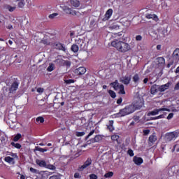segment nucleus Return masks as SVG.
Returning a JSON list of instances; mask_svg holds the SVG:
<instances>
[{"mask_svg": "<svg viewBox=\"0 0 179 179\" xmlns=\"http://www.w3.org/2000/svg\"><path fill=\"white\" fill-rule=\"evenodd\" d=\"M55 62H57V64H59L62 66H67V68H69V66H71V62L69 60L57 59L55 61Z\"/></svg>", "mask_w": 179, "mask_h": 179, "instance_id": "7", "label": "nucleus"}, {"mask_svg": "<svg viewBox=\"0 0 179 179\" xmlns=\"http://www.w3.org/2000/svg\"><path fill=\"white\" fill-rule=\"evenodd\" d=\"M145 19H152L155 22H159V17L156 14H145Z\"/></svg>", "mask_w": 179, "mask_h": 179, "instance_id": "13", "label": "nucleus"}, {"mask_svg": "<svg viewBox=\"0 0 179 179\" xmlns=\"http://www.w3.org/2000/svg\"><path fill=\"white\" fill-rule=\"evenodd\" d=\"M173 64H176V62H174V60L172 59V61H171V62L166 65V68H170V66H171V65H173Z\"/></svg>", "mask_w": 179, "mask_h": 179, "instance_id": "50", "label": "nucleus"}, {"mask_svg": "<svg viewBox=\"0 0 179 179\" xmlns=\"http://www.w3.org/2000/svg\"><path fill=\"white\" fill-rule=\"evenodd\" d=\"M173 117H174V113H171L169 114V115L167 116V120H171V118H173Z\"/></svg>", "mask_w": 179, "mask_h": 179, "instance_id": "54", "label": "nucleus"}, {"mask_svg": "<svg viewBox=\"0 0 179 179\" xmlns=\"http://www.w3.org/2000/svg\"><path fill=\"white\" fill-rule=\"evenodd\" d=\"M157 50H162V45H157Z\"/></svg>", "mask_w": 179, "mask_h": 179, "instance_id": "64", "label": "nucleus"}, {"mask_svg": "<svg viewBox=\"0 0 179 179\" xmlns=\"http://www.w3.org/2000/svg\"><path fill=\"white\" fill-rule=\"evenodd\" d=\"M85 134H86V133L85 131H77L76 133V135L78 137L84 136V135H85Z\"/></svg>", "mask_w": 179, "mask_h": 179, "instance_id": "37", "label": "nucleus"}, {"mask_svg": "<svg viewBox=\"0 0 179 179\" xmlns=\"http://www.w3.org/2000/svg\"><path fill=\"white\" fill-rule=\"evenodd\" d=\"M179 136V131L176 130L172 132L166 133L165 134V140L166 142H171V141H174L177 139Z\"/></svg>", "mask_w": 179, "mask_h": 179, "instance_id": "4", "label": "nucleus"}, {"mask_svg": "<svg viewBox=\"0 0 179 179\" xmlns=\"http://www.w3.org/2000/svg\"><path fill=\"white\" fill-rule=\"evenodd\" d=\"M10 155H11L12 157H14V159H19V157L17 156V154H16V153L12 152L11 154H10Z\"/></svg>", "mask_w": 179, "mask_h": 179, "instance_id": "53", "label": "nucleus"}, {"mask_svg": "<svg viewBox=\"0 0 179 179\" xmlns=\"http://www.w3.org/2000/svg\"><path fill=\"white\" fill-rule=\"evenodd\" d=\"M74 73L75 75H78V76L80 75H85V73H86V68L80 66L78 69H76L74 70Z\"/></svg>", "mask_w": 179, "mask_h": 179, "instance_id": "10", "label": "nucleus"}, {"mask_svg": "<svg viewBox=\"0 0 179 179\" xmlns=\"http://www.w3.org/2000/svg\"><path fill=\"white\" fill-rule=\"evenodd\" d=\"M52 48H55V50H58L59 51H63L64 52H66V48L64 43L61 42H54L51 44Z\"/></svg>", "mask_w": 179, "mask_h": 179, "instance_id": "5", "label": "nucleus"}, {"mask_svg": "<svg viewBox=\"0 0 179 179\" xmlns=\"http://www.w3.org/2000/svg\"><path fill=\"white\" fill-rule=\"evenodd\" d=\"M150 115H157L159 114V110L157 109H155L154 110L150 112Z\"/></svg>", "mask_w": 179, "mask_h": 179, "instance_id": "43", "label": "nucleus"}, {"mask_svg": "<svg viewBox=\"0 0 179 179\" xmlns=\"http://www.w3.org/2000/svg\"><path fill=\"white\" fill-rule=\"evenodd\" d=\"M133 162L136 164L137 166H141L142 163H143V159L141 157H134Z\"/></svg>", "mask_w": 179, "mask_h": 179, "instance_id": "18", "label": "nucleus"}, {"mask_svg": "<svg viewBox=\"0 0 179 179\" xmlns=\"http://www.w3.org/2000/svg\"><path fill=\"white\" fill-rule=\"evenodd\" d=\"M19 87V82L17 80H15L10 87L9 88V92L10 93H15V92H16V90H17Z\"/></svg>", "mask_w": 179, "mask_h": 179, "instance_id": "9", "label": "nucleus"}, {"mask_svg": "<svg viewBox=\"0 0 179 179\" xmlns=\"http://www.w3.org/2000/svg\"><path fill=\"white\" fill-rule=\"evenodd\" d=\"M15 159L13 157H10V156L6 157L4 158V162L6 163H13Z\"/></svg>", "mask_w": 179, "mask_h": 179, "instance_id": "25", "label": "nucleus"}, {"mask_svg": "<svg viewBox=\"0 0 179 179\" xmlns=\"http://www.w3.org/2000/svg\"><path fill=\"white\" fill-rule=\"evenodd\" d=\"M143 134L144 136H148L150 134V129H144L143 130Z\"/></svg>", "mask_w": 179, "mask_h": 179, "instance_id": "39", "label": "nucleus"}, {"mask_svg": "<svg viewBox=\"0 0 179 179\" xmlns=\"http://www.w3.org/2000/svg\"><path fill=\"white\" fill-rule=\"evenodd\" d=\"M29 171H31V173H33V174H37L38 173V171L33 167H31L29 169Z\"/></svg>", "mask_w": 179, "mask_h": 179, "instance_id": "42", "label": "nucleus"}, {"mask_svg": "<svg viewBox=\"0 0 179 179\" xmlns=\"http://www.w3.org/2000/svg\"><path fill=\"white\" fill-rule=\"evenodd\" d=\"M54 69H55V65L52 63H50L49 64V66L47 68L48 72H52V71H54Z\"/></svg>", "mask_w": 179, "mask_h": 179, "instance_id": "27", "label": "nucleus"}, {"mask_svg": "<svg viewBox=\"0 0 179 179\" xmlns=\"http://www.w3.org/2000/svg\"><path fill=\"white\" fill-rule=\"evenodd\" d=\"M148 82H149V78H145L143 80V83H144L145 85H146V83H148Z\"/></svg>", "mask_w": 179, "mask_h": 179, "instance_id": "61", "label": "nucleus"}, {"mask_svg": "<svg viewBox=\"0 0 179 179\" xmlns=\"http://www.w3.org/2000/svg\"><path fill=\"white\" fill-rule=\"evenodd\" d=\"M36 92H37L38 93H40V94L43 93V92H44V88L38 87V88L36 90Z\"/></svg>", "mask_w": 179, "mask_h": 179, "instance_id": "51", "label": "nucleus"}, {"mask_svg": "<svg viewBox=\"0 0 179 179\" xmlns=\"http://www.w3.org/2000/svg\"><path fill=\"white\" fill-rule=\"evenodd\" d=\"M157 92H159V85H157L156 84L152 85V87L150 88L151 94H156V93H157Z\"/></svg>", "mask_w": 179, "mask_h": 179, "instance_id": "17", "label": "nucleus"}, {"mask_svg": "<svg viewBox=\"0 0 179 179\" xmlns=\"http://www.w3.org/2000/svg\"><path fill=\"white\" fill-rule=\"evenodd\" d=\"M135 111H136V108L131 103L120 109L119 113L115 114V115L117 118H121L122 117H125V115H129V114H132V113H135Z\"/></svg>", "mask_w": 179, "mask_h": 179, "instance_id": "2", "label": "nucleus"}, {"mask_svg": "<svg viewBox=\"0 0 179 179\" xmlns=\"http://www.w3.org/2000/svg\"><path fill=\"white\" fill-rule=\"evenodd\" d=\"M35 150H36L37 152H41L42 153H44V152H47V149L41 148L38 146L35 147Z\"/></svg>", "mask_w": 179, "mask_h": 179, "instance_id": "33", "label": "nucleus"}, {"mask_svg": "<svg viewBox=\"0 0 179 179\" xmlns=\"http://www.w3.org/2000/svg\"><path fill=\"white\" fill-rule=\"evenodd\" d=\"M36 163L39 167H44L45 169L47 166V162L44 160H41V159H36Z\"/></svg>", "mask_w": 179, "mask_h": 179, "instance_id": "19", "label": "nucleus"}, {"mask_svg": "<svg viewBox=\"0 0 179 179\" xmlns=\"http://www.w3.org/2000/svg\"><path fill=\"white\" fill-rule=\"evenodd\" d=\"M145 101L143 100V97L137 95L136 96H134V101L132 102L131 104H133L134 108H136V110H141V108H142V107H143V105Z\"/></svg>", "mask_w": 179, "mask_h": 179, "instance_id": "3", "label": "nucleus"}, {"mask_svg": "<svg viewBox=\"0 0 179 179\" xmlns=\"http://www.w3.org/2000/svg\"><path fill=\"white\" fill-rule=\"evenodd\" d=\"M113 16V9L109 8L105 13V17H103V20H108L110 17Z\"/></svg>", "mask_w": 179, "mask_h": 179, "instance_id": "15", "label": "nucleus"}, {"mask_svg": "<svg viewBox=\"0 0 179 179\" xmlns=\"http://www.w3.org/2000/svg\"><path fill=\"white\" fill-rule=\"evenodd\" d=\"M108 129H109L110 132H113L114 131V126H108Z\"/></svg>", "mask_w": 179, "mask_h": 179, "instance_id": "55", "label": "nucleus"}, {"mask_svg": "<svg viewBox=\"0 0 179 179\" xmlns=\"http://www.w3.org/2000/svg\"><path fill=\"white\" fill-rule=\"evenodd\" d=\"M110 139L113 141V142H116L117 145H121V140H120V136L117 134H113L110 136Z\"/></svg>", "mask_w": 179, "mask_h": 179, "instance_id": "14", "label": "nucleus"}, {"mask_svg": "<svg viewBox=\"0 0 179 179\" xmlns=\"http://www.w3.org/2000/svg\"><path fill=\"white\" fill-rule=\"evenodd\" d=\"M92 164V159L88 158L86 162H84L83 165H82L80 167H79L80 171H83L85 169H87Z\"/></svg>", "mask_w": 179, "mask_h": 179, "instance_id": "11", "label": "nucleus"}, {"mask_svg": "<svg viewBox=\"0 0 179 179\" xmlns=\"http://www.w3.org/2000/svg\"><path fill=\"white\" fill-rule=\"evenodd\" d=\"M158 113H160L162 111H169L170 112V109L167 108H161L157 109Z\"/></svg>", "mask_w": 179, "mask_h": 179, "instance_id": "45", "label": "nucleus"}, {"mask_svg": "<svg viewBox=\"0 0 179 179\" xmlns=\"http://www.w3.org/2000/svg\"><path fill=\"white\" fill-rule=\"evenodd\" d=\"M94 132H95V130H94V129L92 130V131L89 133V134L85 137L86 141H87V139H89V138H90V136H92V135H93V134H94Z\"/></svg>", "mask_w": 179, "mask_h": 179, "instance_id": "44", "label": "nucleus"}, {"mask_svg": "<svg viewBox=\"0 0 179 179\" xmlns=\"http://www.w3.org/2000/svg\"><path fill=\"white\" fill-rule=\"evenodd\" d=\"M56 16H58V13H53L49 15V19H54Z\"/></svg>", "mask_w": 179, "mask_h": 179, "instance_id": "47", "label": "nucleus"}, {"mask_svg": "<svg viewBox=\"0 0 179 179\" xmlns=\"http://www.w3.org/2000/svg\"><path fill=\"white\" fill-rule=\"evenodd\" d=\"M133 82H134V83H138V82H139V74L136 73L133 76Z\"/></svg>", "mask_w": 179, "mask_h": 179, "instance_id": "31", "label": "nucleus"}, {"mask_svg": "<svg viewBox=\"0 0 179 179\" xmlns=\"http://www.w3.org/2000/svg\"><path fill=\"white\" fill-rule=\"evenodd\" d=\"M111 45L122 54H125V52L131 51V45L125 41L115 40L111 42Z\"/></svg>", "mask_w": 179, "mask_h": 179, "instance_id": "1", "label": "nucleus"}, {"mask_svg": "<svg viewBox=\"0 0 179 179\" xmlns=\"http://www.w3.org/2000/svg\"><path fill=\"white\" fill-rule=\"evenodd\" d=\"M71 51H73V52H78V51H79V46L76 44H73L71 45Z\"/></svg>", "mask_w": 179, "mask_h": 179, "instance_id": "26", "label": "nucleus"}, {"mask_svg": "<svg viewBox=\"0 0 179 179\" xmlns=\"http://www.w3.org/2000/svg\"><path fill=\"white\" fill-rule=\"evenodd\" d=\"M67 85H71V83H75V80L69 79L66 80Z\"/></svg>", "mask_w": 179, "mask_h": 179, "instance_id": "49", "label": "nucleus"}, {"mask_svg": "<svg viewBox=\"0 0 179 179\" xmlns=\"http://www.w3.org/2000/svg\"><path fill=\"white\" fill-rule=\"evenodd\" d=\"M118 90H120L119 91V94H125V89H124V85L121 84L120 85Z\"/></svg>", "mask_w": 179, "mask_h": 179, "instance_id": "24", "label": "nucleus"}, {"mask_svg": "<svg viewBox=\"0 0 179 179\" xmlns=\"http://www.w3.org/2000/svg\"><path fill=\"white\" fill-rule=\"evenodd\" d=\"M136 41H142V36H141V35H137V36H136Z\"/></svg>", "mask_w": 179, "mask_h": 179, "instance_id": "52", "label": "nucleus"}, {"mask_svg": "<svg viewBox=\"0 0 179 179\" xmlns=\"http://www.w3.org/2000/svg\"><path fill=\"white\" fill-rule=\"evenodd\" d=\"M97 178H99V177L97 176V175L94 173H92L90 175V179H97Z\"/></svg>", "mask_w": 179, "mask_h": 179, "instance_id": "48", "label": "nucleus"}, {"mask_svg": "<svg viewBox=\"0 0 179 179\" xmlns=\"http://www.w3.org/2000/svg\"><path fill=\"white\" fill-rule=\"evenodd\" d=\"M157 118H158V120H160L162 118H164V115H159V116H157Z\"/></svg>", "mask_w": 179, "mask_h": 179, "instance_id": "62", "label": "nucleus"}, {"mask_svg": "<svg viewBox=\"0 0 179 179\" xmlns=\"http://www.w3.org/2000/svg\"><path fill=\"white\" fill-rule=\"evenodd\" d=\"M108 94H110V97H112V99H115V97H117L115 92L111 90L108 91Z\"/></svg>", "mask_w": 179, "mask_h": 179, "instance_id": "34", "label": "nucleus"}, {"mask_svg": "<svg viewBox=\"0 0 179 179\" xmlns=\"http://www.w3.org/2000/svg\"><path fill=\"white\" fill-rule=\"evenodd\" d=\"M41 43L42 44H43L44 45H50L51 44H52V43H51L50 38H47L46 37H44L41 41Z\"/></svg>", "mask_w": 179, "mask_h": 179, "instance_id": "20", "label": "nucleus"}, {"mask_svg": "<svg viewBox=\"0 0 179 179\" xmlns=\"http://www.w3.org/2000/svg\"><path fill=\"white\" fill-rule=\"evenodd\" d=\"M120 85L118 80H115V82L110 83V86H113L115 90H118V89H120Z\"/></svg>", "mask_w": 179, "mask_h": 179, "instance_id": "22", "label": "nucleus"}, {"mask_svg": "<svg viewBox=\"0 0 179 179\" xmlns=\"http://www.w3.org/2000/svg\"><path fill=\"white\" fill-rule=\"evenodd\" d=\"M15 2H18L17 6L20 9H23L24 8V5H26V1H24V0H15Z\"/></svg>", "mask_w": 179, "mask_h": 179, "instance_id": "21", "label": "nucleus"}, {"mask_svg": "<svg viewBox=\"0 0 179 179\" xmlns=\"http://www.w3.org/2000/svg\"><path fill=\"white\" fill-rule=\"evenodd\" d=\"M114 176V173L109 171L104 175L105 178H110Z\"/></svg>", "mask_w": 179, "mask_h": 179, "instance_id": "35", "label": "nucleus"}, {"mask_svg": "<svg viewBox=\"0 0 179 179\" xmlns=\"http://www.w3.org/2000/svg\"><path fill=\"white\" fill-rule=\"evenodd\" d=\"M36 122H41V124H43L44 122V117L40 116L36 118Z\"/></svg>", "mask_w": 179, "mask_h": 179, "instance_id": "38", "label": "nucleus"}, {"mask_svg": "<svg viewBox=\"0 0 179 179\" xmlns=\"http://www.w3.org/2000/svg\"><path fill=\"white\" fill-rule=\"evenodd\" d=\"M148 141L150 142V143H155V142L157 141V136H156L155 134H152L150 136Z\"/></svg>", "mask_w": 179, "mask_h": 179, "instance_id": "23", "label": "nucleus"}, {"mask_svg": "<svg viewBox=\"0 0 179 179\" xmlns=\"http://www.w3.org/2000/svg\"><path fill=\"white\" fill-rule=\"evenodd\" d=\"M10 145L11 146H13L14 148H15V149H21L22 148V145H20V143H19L11 142Z\"/></svg>", "mask_w": 179, "mask_h": 179, "instance_id": "28", "label": "nucleus"}, {"mask_svg": "<svg viewBox=\"0 0 179 179\" xmlns=\"http://www.w3.org/2000/svg\"><path fill=\"white\" fill-rule=\"evenodd\" d=\"M174 89H175V90H179V82L176 83Z\"/></svg>", "mask_w": 179, "mask_h": 179, "instance_id": "58", "label": "nucleus"}, {"mask_svg": "<svg viewBox=\"0 0 179 179\" xmlns=\"http://www.w3.org/2000/svg\"><path fill=\"white\" fill-rule=\"evenodd\" d=\"M170 82L167 83L166 84L162 85H158V92H166L169 87H170Z\"/></svg>", "mask_w": 179, "mask_h": 179, "instance_id": "12", "label": "nucleus"}, {"mask_svg": "<svg viewBox=\"0 0 179 179\" xmlns=\"http://www.w3.org/2000/svg\"><path fill=\"white\" fill-rule=\"evenodd\" d=\"M172 59L174 61L175 64H178L179 62V48H176L172 54Z\"/></svg>", "mask_w": 179, "mask_h": 179, "instance_id": "8", "label": "nucleus"}, {"mask_svg": "<svg viewBox=\"0 0 179 179\" xmlns=\"http://www.w3.org/2000/svg\"><path fill=\"white\" fill-rule=\"evenodd\" d=\"M0 140L2 143H5L6 138H5V137H1Z\"/></svg>", "mask_w": 179, "mask_h": 179, "instance_id": "60", "label": "nucleus"}, {"mask_svg": "<svg viewBox=\"0 0 179 179\" xmlns=\"http://www.w3.org/2000/svg\"><path fill=\"white\" fill-rule=\"evenodd\" d=\"M6 29H8V30H12V29H13V26H12V24H8L6 27Z\"/></svg>", "mask_w": 179, "mask_h": 179, "instance_id": "59", "label": "nucleus"}, {"mask_svg": "<svg viewBox=\"0 0 179 179\" xmlns=\"http://www.w3.org/2000/svg\"><path fill=\"white\" fill-rule=\"evenodd\" d=\"M45 169H48L49 170H55V169H57V167L52 164H46V166L45 167Z\"/></svg>", "mask_w": 179, "mask_h": 179, "instance_id": "32", "label": "nucleus"}, {"mask_svg": "<svg viewBox=\"0 0 179 179\" xmlns=\"http://www.w3.org/2000/svg\"><path fill=\"white\" fill-rule=\"evenodd\" d=\"M22 138V134L18 133L17 135H15L13 139V142H18L19 140Z\"/></svg>", "mask_w": 179, "mask_h": 179, "instance_id": "30", "label": "nucleus"}, {"mask_svg": "<svg viewBox=\"0 0 179 179\" xmlns=\"http://www.w3.org/2000/svg\"><path fill=\"white\" fill-rule=\"evenodd\" d=\"M114 124V120H110L109 121V125L113 126Z\"/></svg>", "mask_w": 179, "mask_h": 179, "instance_id": "63", "label": "nucleus"}, {"mask_svg": "<svg viewBox=\"0 0 179 179\" xmlns=\"http://www.w3.org/2000/svg\"><path fill=\"white\" fill-rule=\"evenodd\" d=\"M74 178H80V174H79V173H76L74 174Z\"/></svg>", "mask_w": 179, "mask_h": 179, "instance_id": "56", "label": "nucleus"}, {"mask_svg": "<svg viewBox=\"0 0 179 179\" xmlns=\"http://www.w3.org/2000/svg\"><path fill=\"white\" fill-rule=\"evenodd\" d=\"M127 155H129L131 157H134V150H132V149H129L127 151Z\"/></svg>", "mask_w": 179, "mask_h": 179, "instance_id": "46", "label": "nucleus"}, {"mask_svg": "<svg viewBox=\"0 0 179 179\" xmlns=\"http://www.w3.org/2000/svg\"><path fill=\"white\" fill-rule=\"evenodd\" d=\"M103 139V138L101 137V136L100 135H96L95 136V137L92 139V142H100L101 140Z\"/></svg>", "mask_w": 179, "mask_h": 179, "instance_id": "29", "label": "nucleus"}, {"mask_svg": "<svg viewBox=\"0 0 179 179\" xmlns=\"http://www.w3.org/2000/svg\"><path fill=\"white\" fill-rule=\"evenodd\" d=\"M157 62L159 66H164V64H166V59L164 57H160L157 58Z\"/></svg>", "mask_w": 179, "mask_h": 179, "instance_id": "16", "label": "nucleus"}, {"mask_svg": "<svg viewBox=\"0 0 179 179\" xmlns=\"http://www.w3.org/2000/svg\"><path fill=\"white\" fill-rule=\"evenodd\" d=\"M7 9L8 10H9V12H14L15 10L16 9V7L15 6L12 7L11 6H8Z\"/></svg>", "mask_w": 179, "mask_h": 179, "instance_id": "41", "label": "nucleus"}, {"mask_svg": "<svg viewBox=\"0 0 179 179\" xmlns=\"http://www.w3.org/2000/svg\"><path fill=\"white\" fill-rule=\"evenodd\" d=\"M122 103V99L120 97L117 100V104H121Z\"/></svg>", "mask_w": 179, "mask_h": 179, "instance_id": "57", "label": "nucleus"}, {"mask_svg": "<svg viewBox=\"0 0 179 179\" xmlns=\"http://www.w3.org/2000/svg\"><path fill=\"white\" fill-rule=\"evenodd\" d=\"M131 79H132L131 75L124 76L122 77V78L120 79V82H122V83H123V85L128 86V85H129L131 83Z\"/></svg>", "mask_w": 179, "mask_h": 179, "instance_id": "6", "label": "nucleus"}, {"mask_svg": "<svg viewBox=\"0 0 179 179\" xmlns=\"http://www.w3.org/2000/svg\"><path fill=\"white\" fill-rule=\"evenodd\" d=\"M49 179H61V175H53Z\"/></svg>", "mask_w": 179, "mask_h": 179, "instance_id": "40", "label": "nucleus"}, {"mask_svg": "<svg viewBox=\"0 0 179 179\" xmlns=\"http://www.w3.org/2000/svg\"><path fill=\"white\" fill-rule=\"evenodd\" d=\"M64 10L68 15H71L72 14V9H71L69 7H64Z\"/></svg>", "mask_w": 179, "mask_h": 179, "instance_id": "36", "label": "nucleus"}]
</instances>
